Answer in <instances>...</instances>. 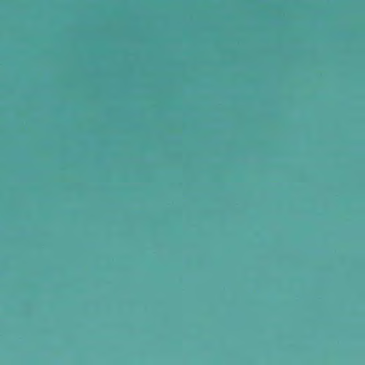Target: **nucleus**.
I'll return each mask as SVG.
<instances>
[{
    "label": "nucleus",
    "instance_id": "obj_1",
    "mask_svg": "<svg viewBox=\"0 0 365 365\" xmlns=\"http://www.w3.org/2000/svg\"><path fill=\"white\" fill-rule=\"evenodd\" d=\"M133 38H135V13L133 12Z\"/></svg>",
    "mask_w": 365,
    "mask_h": 365
}]
</instances>
